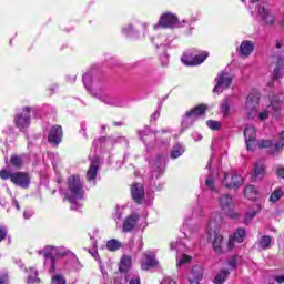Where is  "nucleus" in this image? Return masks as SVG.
Returning <instances> with one entry per match:
<instances>
[{"mask_svg": "<svg viewBox=\"0 0 284 284\" xmlns=\"http://www.w3.org/2000/svg\"><path fill=\"white\" fill-rule=\"evenodd\" d=\"M221 223H223V215L219 211L211 213L206 226L207 242L212 243L213 251L216 254L223 252V235H221Z\"/></svg>", "mask_w": 284, "mask_h": 284, "instance_id": "nucleus-1", "label": "nucleus"}, {"mask_svg": "<svg viewBox=\"0 0 284 284\" xmlns=\"http://www.w3.org/2000/svg\"><path fill=\"white\" fill-rule=\"evenodd\" d=\"M64 196L69 203H71V210H79L81 203L77 201H83L85 199V189L83 187V182L79 175H71L68 179V190Z\"/></svg>", "mask_w": 284, "mask_h": 284, "instance_id": "nucleus-2", "label": "nucleus"}, {"mask_svg": "<svg viewBox=\"0 0 284 284\" xmlns=\"http://www.w3.org/2000/svg\"><path fill=\"white\" fill-rule=\"evenodd\" d=\"M84 88L92 94V97H95V99H99L102 103H105L106 105H114L115 108H119L121 105V102L116 100L112 94L103 91V90H93L91 89L92 85V73H85L82 78Z\"/></svg>", "mask_w": 284, "mask_h": 284, "instance_id": "nucleus-3", "label": "nucleus"}, {"mask_svg": "<svg viewBox=\"0 0 284 284\" xmlns=\"http://www.w3.org/2000/svg\"><path fill=\"white\" fill-rule=\"evenodd\" d=\"M270 103L271 104L267 105L265 110L257 114L258 121H267V119H270V114L278 116V112L284 108V92L277 95H271Z\"/></svg>", "mask_w": 284, "mask_h": 284, "instance_id": "nucleus-4", "label": "nucleus"}, {"mask_svg": "<svg viewBox=\"0 0 284 284\" xmlns=\"http://www.w3.org/2000/svg\"><path fill=\"white\" fill-rule=\"evenodd\" d=\"M0 179H2L3 181H8V179H10L13 185L22 187L23 190H28V187H30L31 178L30 174H28L27 172H11L8 170H1Z\"/></svg>", "mask_w": 284, "mask_h": 284, "instance_id": "nucleus-5", "label": "nucleus"}, {"mask_svg": "<svg viewBox=\"0 0 284 284\" xmlns=\"http://www.w3.org/2000/svg\"><path fill=\"white\" fill-rule=\"evenodd\" d=\"M148 22H142L139 26L134 23H126L122 26L121 33L131 39H145V37H148Z\"/></svg>", "mask_w": 284, "mask_h": 284, "instance_id": "nucleus-6", "label": "nucleus"}, {"mask_svg": "<svg viewBox=\"0 0 284 284\" xmlns=\"http://www.w3.org/2000/svg\"><path fill=\"white\" fill-rule=\"evenodd\" d=\"M261 101V93L258 91L253 90L246 98V102L244 104V112L247 119H256L258 115L257 105Z\"/></svg>", "mask_w": 284, "mask_h": 284, "instance_id": "nucleus-7", "label": "nucleus"}, {"mask_svg": "<svg viewBox=\"0 0 284 284\" xmlns=\"http://www.w3.org/2000/svg\"><path fill=\"white\" fill-rule=\"evenodd\" d=\"M32 106H23L13 118V123L20 132H27L31 123Z\"/></svg>", "mask_w": 284, "mask_h": 284, "instance_id": "nucleus-8", "label": "nucleus"}, {"mask_svg": "<svg viewBox=\"0 0 284 284\" xmlns=\"http://www.w3.org/2000/svg\"><path fill=\"white\" fill-rule=\"evenodd\" d=\"M217 201H219L220 209L224 214L229 216V219H233V220L239 219L240 214L236 211H234L236 205L234 204V199H232V195L222 194L220 195Z\"/></svg>", "mask_w": 284, "mask_h": 284, "instance_id": "nucleus-9", "label": "nucleus"}, {"mask_svg": "<svg viewBox=\"0 0 284 284\" xmlns=\"http://www.w3.org/2000/svg\"><path fill=\"white\" fill-rule=\"evenodd\" d=\"M171 250H176V267H183V265H187L192 261V256L187 254H181L180 252H187L189 247L187 244L183 240H176V242H171L170 244Z\"/></svg>", "mask_w": 284, "mask_h": 284, "instance_id": "nucleus-10", "label": "nucleus"}, {"mask_svg": "<svg viewBox=\"0 0 284 284\" xmlns=\"http://www.w3.org/2000/svg\"><path fill=\"white\" fill-rule=\"evenodd\" d=\"M209 57L210 53L207 51H195L193 53H184L181 61L184 65H201Z\"/></svg>", "mask_w": 284, "mask_h": 284, "instance_id": "nucleus-11", "label": "nucleus"}, {"mask_svg": "<svg viewBox=\"0 0 284 284\" xmlns=\"http://www.w3.org/2000/svg\"><path fill=\"white\" fill-rule=\"evenodd\" d=\"M216 84L213 88L214 94H222L224 90H227L232 85V75L227 71H222L215 78Z\"/></svg>", "mask_w": 284, "mask_h": 284, "instance_id": "nucleus-12", "label": "nucleus"}, {"mask_svg": "<svg viewBox=\"0 0 284 284\" xmlns=\"http://www.w3.org/2000/svg\"><path fill=\"white\" fill-rule=\"evenodd\" d=\"M183 23H187V21L183 20L182 22L179 21V18L174 14V13H164L161 16L160 20H159V24L155 26L154 28H159V26H161V28H183Z\"/></svg>", "mask_w": 284, "mask_h": 284, "instance_id": "nucleus-13", "label": "nucleus"}, {"mask_svg": "<svg viewBox=\"0 0 284 284\" xmlns=\"http://www.w3.org/2000/svg\"><path fill=\"white\" fill-rule=\"evenodd\" d=\"M148 161L153 176L159 179L165 170V158H163V155H156L155 158H149Z\"/></svg>", "mask_w": 284, "mask_h": 284, "instance_id": "nucleus-14", "label": "nucleus"}, {"mask_svg": "<svg viewBox=\"0 0 284 284\" xmlns=\"http://www.w3.org/2000/svg\"><path fill=\"white\" fill-rule=\"evenodd\" d=\"M244 139L248 152H254L256 150V128L254 125L245 126Z\"/></svg>", "mask_w": 284, "mask_h": 284, "instance_id": "nucleus-15", "label": "nucleus"}, {"mask_svg": "<svg viewBox=\"0 0 284 284\" xmlns=\"http://www.w3.org/2000/svg\"><path fill=\"white\" fill-rule=\"evenodd\" d=\"M47 132H49L48 141L51 145H59L63 139V129L60 125H48L45 128Z\"/></svg>", "mask_w": 284, "mask_h": 284, "instance_id": "nucleus-16", "label": "nucleus"}, {"mask_svg": "<svg viewBox=\"0 0 284 284\" xmlns=\"http://www.w3.org/2000/svg\"><path fill=\"white\" fill-rule=\"evenodd\" d=\"M244 179L239 173H226L224 174L223 184L229 189H239L243 185Z\"/></svg>", "mask_w": 284, "mask_h": 284, "instance_id": "nucleus-17", "label": "nucleus"}, {"mask_svg": "<svg viewBox=\"0 0 284 284\" xmlns=\"http://www.w3.org/2000/svg\"><path fill=\"white\" fill-rule=\"evenodd\" d=\"M257 14L265 23V26H274V23L276 22L274 13H272V11L263 4H260L257 7Z\"/></svg>", "mask_w": 284, "mask_h": 284, "instance_id": "nucleus-18", "label": "nucleus"}, {"mask_svg": "<svg viewBox=\"0 0 284 284\" xmlns=\"http://www.w3.org/2000/svg\"><path fill=\"white\" fill-rule=\"evenodd\" d=\"M99 163H101V160L99 156H93L91 159L90 168L87 172V179L89 183H92V185H97V174L99 172Z\"/></svg>", "mask_w": 284, "mask_h": 284, "instance_id": "nucleus-19", "label": "nucleus"}, {"mask_svg": "<svg viewBox=\"0 0 284 284\" xmlns=\"http://www.w3.org/2000/svg\"><path fill=\"white\" fill-rule=\"evenodd\" d=\"M65 256L71 258L72 267L79 263V257L72 251L65 248V246H55V258H65Z\"/></svg>", "mask_w": 284, "mask_h": 284, "instance_id": "nucleus-20", "label": "nucleus"}, {"mask_svg": "<svg viewBox=\"0 0 284 284\" xmlns=\"http://www.w3.org/2000/svg\"><path fill=\"white\" fill-rule=\"evenodd\" d=\"M245 229H237L234 234L229 237L227 250H234L236 245L243 243V241H245Z\"/></svg>", "mask_w": 284, "mask_h": 284, "instance_id": "nucleus-21", "label": "nucleus"}, {"mask_svg": "<svg viewBox=\"0 0 284 284\" xmlns=\"http://www.w3.org/2000/svg\"><path fill=\"white\" fill-rule=\"evenodd\" d=\"M140 215L139 213L134 212L126 216L123 221L122 232L128 233L132 232L134 227H136V223H139Z\"/></svg>", "mask_w": 284, "mask_h": 284, "instance_id": "nucleus-22", "label": "nucleus"}, {"mask_svg": "<svg viewBox=\"0 0 284 284\" xmlns=\"http://www.w3.org/2000/svg\"><path fill=\"white\" fill-rule=\"evenodd\" d=\"M144 260L142 261V270H152V267H156L158 263L156 262V253L153 251H146L143 254Z\"/></svg>", "mask_w": 284, "mask_h": 284, "instance_id": "nucleus-23", "label": "nucleus"}, {"mask_svg": "<svg viewBox=\"0 0 284 284\" xmlns=\"http://www.w3.org/2000/svg\"><path fill=\"white\" fill-rule=\"evenodd\" d=\"M132 199L135 203H143L145 199V189L143 184L136 183L131 186Z\"/></svg>", "mask_w": 284, "mask_h": 284, "instance_id": "nucleus-24", "label": "nucleus"}, {"mask_svg": "<svg viewBox=\"0 0 284 284\" xmlns=\"http://www.w3.org/2000/svg\"><path fill=\"white\" fill-rule=\"evenodd\" d=\"M252 52H254V42L250 40L242 41L237 49V54H240L243 59H247Z\"/></svg>", "mask_w": 284, "mask_h": 284, "instance_id": "nucleus-25", "label": "nucleus"}, {"mask_svg": "<svg viewBox=\"0 0 284 284\" xmlns=\"http://www.w3.org/2000/svg\"><path fill=\"white\" fill-rule=\"evenodd\" d=\"M187 278L190 284H199L201 278H203V268L200 265L193 266Z\"/></svg>", "mask_w": 284, "mask_h": 284, "instance_id": "nucleus-26", "label": "nucleus"}, {"mask_svg": "<svg viewBox=\"0 0 284 284\" xmlns=\"http://www.w3.org/2000/svg\"><path fill=\"white\" fill-rule=\"evenodd\" d=\"M43 258H57V246L47 245L42 250L38 251Z\"/></svg>", "mask_w": 284, "mask_h": 284, "instance_id": "nucleus-27", "label": "nucleus"}, {"mask_svg": "<svg viewBox=\"0 0 284 284\" xmlns=\"http://www.w3.org/2000/svg\"><path fill=\"white\" fill-rule=\"evenodd\" d=\"M283 148H284V131H281L277 133V135L274 139L272 154H276L277 152H281Z\"/></svg>", "mask_w": 284, "mask_h": 284, "instance_id": "nucleus-28", "label": "nucleus"}, {"mask_svg": "<svg viewBox=\"0 0 284 284\" xmlns=\"http://www.w3.org/2000/svg\"><path fill=\"white\" fill-rule=\"evenodd\" d=\"M265 176V166L263 162H257L253 169L252 181H258Z\"/></svg>", "mask_w": 284, "mask_h": 284, "instance_id": "nucleus-29", "label": "nucleus"}, {"mask_svg": "<svg viewBox=\"0 0 284 284\" xmlns=\"http://www.w3.org/2000/svg\"><path fill=\"white\" fill-rule=\"evenodd\" d=\"M139 136L146 146L150 145V141H154V134L148 126H145L143 131H139Z\"/></svg>", "mask_w": 284, "mask_h": 284, "instance_id": "nucleus-30", "label": "nucleus"}, {"mask_svg": "<svg viewBox=\"0 0 284 284\" xmlns=\"http://www.w3.org/2000/svg\"><path fill=\"white\" fill-rule=\"evenodd\" d=\"M195 121H196L195 118H193L191 115V113H189V111H186V113L182 118V122H181L182 132H185V130H187L189 128H192L194 125Z\"/></svg>", "mask_w": 284, "mask_h": 284, "instance_id": "nucleus-31", "label": "nucleus"}, {"mask_svg": "<svg viewBox=\"0 0 284 284\" xmlns=\"http://www.w3.org/2000/svg\"><path fill=\"white\" fill-rule=\"evenodd\" d=\"M43 265L49 274H54L57 272V257H44Z\"/></svg>", "mask_w": 284, "mask_h": 284, "instance_id": "nucleus-32", "label": "nucleus"}, {"mask_svg": "<svg viewBox=\"0 0 284 284\" xmlns=\"http://www.w3.org/2000/svg\"><path fill=\"white\" fill-rule=\"evenodd\" d=\"M189 113H191V115L193 116V119H199V116H203L205 114V112H207V105L205 104H200L194 106L193 109L187 111Z\"/></svg>", "mask_w": 284, "mask_h": 284, "instance_id": "nucleus-33", "label": "nucleus"}, {"mask_svg": "<svg viewBox=\"0 0 284 284\" xmlns=\"http://www.w3.org/2000/svg\"><path fill=\"white\" fill-rule=\"evenodd\" d=\"M244 196L248 201H256L258 199V191L254 185H248L244 189Z\"/></svg>", "mask_w": 284, "mask_h": 284, "instance_id": "nucleus-34", "label": "nucleus"}, {"mask_svg": "<svg viewBox=\"0 0 284 284\" xmlns=\"http://www.w3.org/2000/svg\"><path fill=\"white\" fill-rule=\"evenodd\" d=\"M184 153H185V146H183V144L181 143H178L171 150L170 156L171 159H179V156H183Z\"/></svg>", "mask_w": 284, "mask_h": 284, "instance_id": "nucleus-35", "label": "nucleus"}, {"mask_svg": "<svg viewBox=\"0 0 284 284\" xmlns=\"http://www.w3.org/2000/svg\"><path fill=\"white\" fill-rule=\"evenodd\" d=\"M270 245H272V237L264 235L257 242V250H270Z\"/></svg>", "mask_w": 284, "mask_h": 284, "instance_id": "nucleus-36", "label": "nucleus"}, {"mask_svg": "<svg viewBox=\"0 0 284 284\" xmlns=\"http://www.w3.org/2000/svg\"><path fill=\"white\" fill-rule=\"evenodd\" d=\"M227 276H230V271L222 270L215 275L213 283L214 284H223V283H225V281H227Z\"/></svg>", "mask_w": 284, "mask_h": 284, "instance_id": "nucleus-37", "label": "nucleus"}, {"mask_svg": "<svg viewBox=\"0 0 284 284\" xmlns=\"http://www.w3.org/2000/svg\"><path fill=\"white\" fill-rule=\"evenodd\" d=\"M261 210H262L261 204L253 205L252 211L247 212L246 217L244 219V223L247 225V223H250V221H252L254 216L261 213Z\"/></svg>", "mask_w": 284, "mask_h": 284, "instance_id": "nucleus-38", "label": "nucleus"}, {"mask_svg": "<svg viewBox=\"0 0 284 284\" xmlns=\"http://www.w3.org/2000/svg\"><path fill=\"white\" fill-rule=\"evenodd\" d=\"M121 247H123V244L116 239L106 242V250H109V252H116L121 250Z\"/></svg>", "mask_w": 284, "mask_h": 284, "instance_id": "nucleus-39", "label": "nucleus"}, {"mask_svg": "<svg viewBox=\"0 0 284 284\" xmlns=\"http://www.w3.org/2000/svg\"><path fill=\"white\" fill-rule=\"evenodd\" d=\"M284 58H280L277 61V65L275 67L274 71H273V77L274 79H281V77H283L284 74Z\"/></svg>", "mask_w": 284, "mask_h": 284, "instance_id": "nucleus-40", "label": "nucleus"}, {"mask_svg": "<svg viewBox=\"0 0 284 284\" xmlns=\"http://www.w3.org/2000/svg\"><path fill=\"white\" fill-rule=\"evenodd\" d=\"M220 112L226 119V116H230V98H225L222 100L220 104Z\"/></svg>", "mask_w": 284, "mask_h": 284, "instance_id": "nucleus-41", "label": "nucleus"}, {"mask_svg": "<svg viewBox=\"0 0 284 284\" xmlns=\"http://www.w3.org/2000/svg\"><path fill=\"white\" fill-rule=\"evenodd\" d=\"M130 267H132V257L123 256L119 266L120 272H128Z\"/></svg>", "mask_w": 284, "mask_h": 284, "instance_id": "nucleus-42", "label": "nucleus"}, {"mask_svg": "<svg viewBox=\"0 0 284 284\" xmlns=\"http://www.w3.org/2000/svg\"><path fill=\"white\" fill-rule=\"evenodd\" d=\"M242 262H243V257H241L239 255H234V256L230 257L227 261L229 268L236 270V267H239V265H241Z\"/></svg>", "mask_w": 284, "mask_h": 284, "instance_id": "nucleus-43", "label": "nucleus"}, {"mask_svg": "<svg viewBox=\"0 0 284 284\" xmlns=\"http://www.w3.org/2000/svg\"><path fill=\"white\" fill-rule=\"evenodd\" d=\"M282 196H284V192L282 189H275L268 199L270 203H278L281 201Z\"/></svg>", "mask_w": 284, "mask_h": 284, "instance_id": "nucleus-44", "label": "nucleus"}, {"mask_svg": "<svg viewBox=\"0 0 284 284\" xmlns=\"http://www.w3.org/2000/svg\"><path fill=\"white\" fill-rule=\"evenodd\" d=\"M151 42L154 43L155 48H161L168 45V38L165 36H159L156 38H151Z\"/></svg>", "mask_w": 284, "mask_h": 284, "instance_id": "nucleus-45", "label": "nucleus"}, {"mask_svg": "<svg viewBox=\"0 0 284 284\" xmlns=\"http://www.w3.org/2000/svg\"><path fill=\"white\" fill-rule=\"evenodd\" d=\"M27 283H39V271L33 267L29 268Z\"/></svg>", "mask_w": 284, "mask_h": 284, "instance_id": "nucleus-46", "label": "nucleus"}, {"mask_svg": "<svg viewBox=\"0 0 284 284\" xmlns=\"http://www.w3.org/2000/svg\"><path fill=\"white\" fill-rule=\"evenodd\" d=\"M10 163L11 165H13V168H22L23 166V159L21 156L18 155H12L10 159Z\"/></svg>", "mask_w": 284, "mask_h": 284, "instance_id": "nucleus-47", "label": "nucleus"}, {"mask_svg": "<svg viewBox=\"0 0 284 284\" xmlns=\"http://www.w3.org/2000/svg\"><path fill=\"white\" fill-rule=\"evenodd\" d=\"M51 284H68L65 277L61 274H54L51 277Z\"/></svg>", "mask_w": 284, "mask_h": 284, "instance_id": "nucleus-48", "label": "nucleus"}, {"mask_svg": "<svg viewBox=\"0 0 284 284\" xmlns=\"http://www.w3.org/2000/svg\"><path fill=\"white\" fill-rule=\"evenodd\" d=\"M271 148V154L274 150V143L271 140H261L260 142H256V148Z\"/></svg>", "mask_w": 284, "mask_h": 284, "instance_id": "nucleus-49", "label": "nucleus"}, {"mask_svg": "<svg viewBox=\"0 0 284 284\" xmlns=\"http://www.w3.org/2000/svg\"><path fill=\"white\" fill-rule=\"evenodd\" d=\"M126 281H129V284H141V277L136 275V273H131L126 275Z\"/></svg>", "mask_w": 284, "mask_h": 284, "instance_id": "nucleus-50", "label": "nucleus"}, {"mask_svg": "<svg viewBox=\"0 0 284 284\" xmlns=\"http://www.w3.org/2000/svg\"><path fill=\"white\" fill-rule=\"evenodd\" d=\"M207 128H210V130H221V122L219 121H214V120H209L206 122Z\"/></svg>", "mask_w": 284, "mask_h": 284, "instance_id": "nucleus-51", "label": "nucleus"}, {"mask_svg": "<svg viewBox=\"0 0 284 284\" xmlns=\"http://www.w3.org/2000/svg\"><path fill=\"white\" fill-rule=\"evenodd\" d=\"M8 236V229L6 227V225L0 224V243H2V241H6Z\"/></svg>", "mask_w": 284, "mask_h": 284, "instance_id": "nucleus-52", "label": "nucleus"}, {"mask_svg": "<svg viewBox=\"0 0 284 284\" xmlns=\"http://www.w3.org/2000/svg\"><path fill=\"white\" fill-rule=\"evenodd\" d=\"M204 183L209 190H214V178L207 176Z\"/></svg>", "mask_w": 284, "mask_h": 284, "instance_id": "nucleus-53", "label": "nucleus"}, {"mask_svg": "<svg viewBox=\"0 0 284 284\" xmlns=\"http://www.w3.org/2000/svg\"><path fill=\"white\" fill-rule=\"evenodd\" d=\"M9 280H8V273L2 272L0 273V284H8Z\"/></svg>", "mask_w": 284, "mask_h": 284, "instance_id": "nucleus-54", "label": "nucleus"}, {"mask_svg": "<svg viewBox=\"0 0 284 284\" xmlns=\"http://www.w3.org/2000/svg\"><path fill=\"white\" fill-rule=\"evenodd\" d=\"M273 280L275 281V283L282 284V283H284V274L274 275Z\"/></svg>", "mask_w": 284, "mask_h": 284, "instance_id": "nucleus-55", "label": "nucleus"}, {"mask_svg": "<svg viewBox=\"0 0 284 284\" xmlns=\"http://www.w3.org/2000/svg\"><path fill=\"white\" fill-rule=\"evenodd\" d=\"M105 143V138H100L99 140H94L93 148H99V145H103Z\"/></svg>", "mask_w": 284, "mask_h": 284, "instance_id": "nucleus-56", "label": "nucleus"}, {"mask_svg": "<svg viewBox=\"0 0 284 284\" xmlns=\"http://www.w3.org/2000/svg\"><path fill=\"white\" fill-rule=\"evenodd\" d=\"M161 62H162V65H168V63H170V58L168 57V54H163L161 57Z\"/></svg>", "mask_w": 284, "mask_h": 284, "instance_id": "nucleus-57", "label": "nucleus"}, {"mask_svg": "<svg viewBox=\"0 0 284 284\" xmlns=\"http://www.w3.org/2000/svg\"><path fill=\"white\" fill-rule=\"evenodd\" d=\"M34 212L30 211V210H26L23 213V219H32Z\"/></svg>", "mask_w": 284, "mask_h": 284, "instance_id": "nucleus-58", "label": "nucleus"}, {"mask_svg": "<svg viewBox=\"0 0 284 284\" xmlns=\"http://www.w3.org/2000/svg\"><path fill=\"white\" fill-rule=\"evenodd\" d=\"M159 116H161V111L158 110L151 115V121H156Z\"/></svg>", "mask_w": 284, "mask_h": 284, "instance_id": "nucleus-59", "label": "nucleus"}, {"mask_svg": "<svg viewBox=\"0 0 284 284\" xmlns=\"http://www.w3.org/2000/svg\"><path fill=\"white\" fill-rule=\"evenodd\" d=\"M277 176H280V179H284V166H280L277 169Z\"/></svg>", "mask_w": 284, "mask_h": 284, "instance_id": "nucleus-60", "label": "nucleus"}, {"mask_svg": "<svg viewBox=\"0 0 284 284\" xmlns=\"http://www.w3.org/2000/svg\"><path fill=\"white\" fill-rule=\"evenodd\" d=\"M161 284H174V280H172L171 277H165L164 280H162Z\"/></svg>", "mask_w": 284, "mask_h": 284, "instance_id": "nucleus-61", "label": "nucleus"}, {"mask_svg": "<svg viewBox=\"0 0 284 284\" xmlns=\"http://www.w3.org/2000/svg\"><path fill=\"white\" fill-rule=\"evenodd\" d=\"M193 139H194V141H202V140H203V135H201V134L197 133V132H194V133H193Z\"/></svg>", "mask_w": 284, "mask_h": 284, "instance_id": "nucleus-62", "label": "nucleus"}, {"mask_svg": "<svg viewBox=\"0 0 284 284\" xmlns=\"http://www.w3.org/2000/svg\"><path fill=\"white\" fill-rule=\"evenodd\" d=\"M12 205L13 207H16V210H18V212L21 210V206L19 205V201H17V199H12Z\"/></svg>", "mask_w": 284, "mask_h": 284, "instance_id": "nucleus-63", "label": "nucleus"}, {"mask_svg": "<svg viewBox=\"0 0 284 284\" xmlns=\"http://www.w3.org/2000/svg\"><path fill=\"white\" fill-rule=\"evenodd\" d=\"M123 210H125V209H118L116 219H122L123 217Z\"/></svg>", "mask_w": 284, "mask_h": 284, "instance_id": "nucleus-64", "label": "nucleus"}]
</instances>
